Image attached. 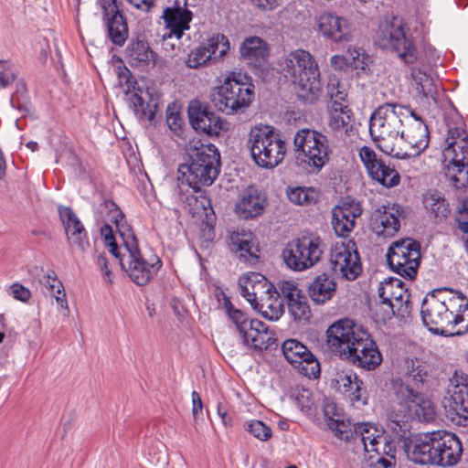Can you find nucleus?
I'll return each mask as SVG.
<instances>
[{
  "instance_id": "obj_20",
  "label": "nucleus",
  "mask_w": 468,
  "mask_h": 468,
  "mask_svg": "<svg viewBox=\"0 0 468 468\" xmlns=\"http://www.w3.org/2000/svg\"><path fill=\"white\" fill-rule=\"evenodd\" d=\"M359 156L367 168L368 176L382 186L391 188L400 182L399 172L378 158L373 149L363 146L359 151Z\"/></svg>"
},
{
  "instance_id": "obj_31",
  "label": "nucleus",
  "mask_w": 468,
  "mask_h": 468,
  "mask_svg": "<svg viewBox=\"0 0 468 468\" xmlns=\"http://www.w3.org/2000/svg\"><path fill=\"white\" fill-rule=\"evenodd\" d=\"M404 282L397 278H388L379 283L378 293L381 303L389 309L387 316L395 314V307L399 302H402L407 295V290L403 288Z\"/></svg>"
},
{
  "instance_id": "obj_47",
  "label": "nucleus",
  "mask_w": 468,
  "mask_h": 468,
  "mask_svg": "<svg viewBox=\"0 0 468 468\" xmlns=\"http://www.w3.org/2000/svg\"><path fill=\"white\" fill-rule=\"evenodd\" d=\"M207 63H213V61L203 44L192 49L186 61V66L190 69H198Z\"/></svg>"
},
{
  "instance_id": "obj_27",
  "label": "nucleus",
  "mask_w": 468,
  "mask_h": 468,
  "mask_svg": "<svg viewBox=\"0 0 468 468\" xmlns=\"http://www.w3.org/2000/svg\"><path fill=\"white\" fill-rule=\"evenodd\" d=\"M58 214L70 245L85 250L89 246L87 231L74 211L64 206L58 207Z\"/></svg>"
},
{
  "instance_id": "obj_24",
  "label": "nucleus",
  "mask_w": 468,
  "mask_h": 468,
  "mask_svg": "<svg viewBox=\"0 0 468 468\" xmlns=\"http://www.w3.org/2000/svg\"><path fill=\"white\" fill-rule=\"evenodd\" d=\"M358 202L350 197L342 198L332 210V225L338 236L346 237L356 225V218L361 216Z\"/></svg>"
},
{
  "instance_id": "obj_46",
  "label": "nucleus",
  "mask_w": 468,
  "mask_h": 468,
  "mask_svg": "<svg viewBox=\"0 0 468 468\" xmlns=\"http://www.w3.org/2000/svg\"><path fill=\"white\" fill-rule=\"evenodd\" d=\"M327 426L342 441H350L356 440L355 428H351L349 421L346 423L340 418H331L327 422Z\"/></svg>"
},
{
  "instance_id": "obj_45",
  "label": "nucleus",
  "mask_w": 468,
  "mask_h": 468,
  "mask_svg": "<svg viewBox=\"0 0 468 468\" xmlns=\"http://www.w3.org/2000/svg\"><path fill=\"white\" fill-rule=\"evenodd\" d=\"M291 202L300 206H309L318 201L319 194L313 187L297 186L287 191Z\"/></svg>"
},
{
  "instance_id": "obj_13",
  "label": "nucleus",
  "mask_w": 468,
  "mask_h": 468,
  "mask_svg": "<svg viewBox=\"0 0 468 468\" xmlns=\"http://www.w3.org/2000/svg\"><path fill=\"white\" fill-rule=\"evenodd\" d=\"M119 90L123 93V101L129 108L141 119L153 120L155 114L156 104L145 103L143 98L144 90L138 86L136 79L123 65L119 58Z\"/></svg>"
},
{
  "instance_id": "obj_56",
  "label": "nucleus",
  "mask_w": 468,
  "mask_h": 468,
  "mask_svg": "<svg viewBox=\"0 0 468 468\" xmlns=\"http://www.w3.org/2000/svg\"><path fill=\"white\" fill-rule=\"evenodd\" d=\"M27 93V87L24 81H18L16 83V91L12 94L10 99L11 106L18 109L23 112H28L29 110L24 101L23 97Z\"/></svg>"
},
{
  "instance_id": "obj_33",
  "label": "nucleus",
  "mask_w": 468,
  "mask_h": 468,
  "mask_svg": "<svg viewBox=\"0 0 468 468\" xmlns=\"http://www.w3.org/2000/svg\"><path fill=\"white\" fill-rule=\"evenodd\" d=\"M336 282L334 278L323 272L317 275L308 285V293L314 303L323 304L335 294Z\"/></svg>"
},
{
  "instance_id": "obj_6",
  "label": "nucleus",
  "mask_w": 468,
  "mask_h": 468,
  "mask_svg": "<svg viewBox=\"0 0 468 468\" xmlns=\"http://www.w3.org/2000/svg\"><path fill=\"white\" fill-rule=\"evenodd\" d=\"M403 110H406L405 106L399 103H383L372 112L369 119L372 139L380 151L391 156L403 129Z\"/></svg>"
},
{
  "instance_id": "obj_15",
  "label": "nucleus",
  "mask_w": 468,
  "mask_h": 468,
  "mask_svg": "<svg viewBox=\"0 0 468 468\" xmlns=\"http://www.w3.org/2000/svg\"><path fill=\"white\" fill-rule=\"evenodd\" d=\"M356 335L353 346L346 353L345 360L367 370L377 368L382 362V355L376 342L364 328Z\"/></svg>"
},
{
  "instance_id": "obj_59",
  "label": "nucleus",
  "mask_w": 468,
  "mask_h": 468,
  "mask_svg": "<svg viewBox=\"0 0 468 468\" xmlns=\"http://www.w3.org/2000/svg\"><path fill=\"white\" fill-rule=\"evenodd\" d=\"M457 216L455 218L458 228L463 232L468 233V198L462 201L458 207Z\"/></svg>"
},
{
  "instance_id": "obj_4",
  "label": "nucleus",
  "mask_w": 468,
  "mask_h": 468,
  "mask_svg": "<svg viewBox=\"0 0 468 468\" xmlns=\"http://www.w3.org/2000/svg\"><path fill=\"white\" fill-rule=\"evenodd\" d=\"M119 237L122 239V246L119 245V264L135 284L146 285L162 267V261L155 258L154 262L149 263L142 257L137 238L120 207Z\"/></svg>"
},
{
  "instance_id": "obj_54",
  "label": "nucleus",
  "mask_w": 468,
  "mask_h": 468,
  "mask_svg": "<svg viewBox=\"0 0 468 468\" xmlns=\"http://www.w3.org/2000/svg\"><path fill=\"white\" fill-rule=\"evenodd\" d=\"M179 41L176 40L174 34H171V31L163 36L160 44L165 57L174 58L178 54L180 51Z\"/></svg>"
},
{
  "instance_id": "obj_34",
  "label": "nucleus",
  "mask_w": 468,
  "mask_h": 468,
  "mask_svg": "<svg viewBox=\"0 0 468 468\" xmlns=\"http://www.w3.org/2000/svg\"><path fill=\"white\" fill-rule=\"evenodd\" d=\"M240 56L255 66L265 62L269 57L267 43L259 37H246L239 47Z\"/></svg>"
},
{
  "instance_id": "obj_37",
  "label": "nucleus",
  "mask_w": 468,
  "mask_h": 468,
  "mask_svg": "<svg viewBox=\"0 0 468 468\" xmlns=\"http://www.w3.org/2000/svg\"><path fill=\"white\" fill-rule=\"evenodd\" d=\"M289 312L295 321H308L311 310L306 296L296 286H292L286 292Z\"/></svg>"
},
{
  "instance_id": "obj_8",
  "label": "nucleus",
  "mask_w": 468,
  "mask_h": 468,
  "mask_svg": "<svg viewBox=\"0 0 468 468\" xmlns=\"http://www.w3.org/2000/svg\"><path fill=\"white\" fill-rule=\"evenodd\" d=\"M247 145L252 160L262 168H273L280 165L287 150L285 141L270 126L252 128Z\"/></svg>"
},
{
  "instance_id": "obj_60",
  "label": "nucleus",
  "mask_w": 468,
  "mask_h": 468,
  "mask_svg": "<svg viewBox=\"0 0 468 468\" xmlns=\"http://www.w3.org/2000/svg\"><path fill=\"white\" fill-rule=\"evenodd\" d=\"M53 275L47 274L44 275L41 283L48 289V291L51 293L60 294L63 290L62 282L57 278L55 273L52 271Z\"/></svg>"
},
{
  "instance_id": "obj_61",
  "label": "nucleus",
  "mask_w": 468,
  "mask_h": 468,
  "mask_svg": "<svg viewBox=\"0 0 468 468\" xmlns=\"http://www.w3.org/2000/svg\"><path fill=\"white\" fill-rule=\"evenodd\" d=\"M328 96L330 97L331 105L337 103L341 106H347L344 102L346 101V93L345 90H340L339 82L337 81L336 85L332 83L328 86Z\"/></svg>"
},
{
  "instance_id": "obj_42",
  "label": "nucleus",
  "mask_w": 468,
  "mask_h": 468,
  "mask_svg": "<svg viewBox=\"0 0 468 468\" xmlns=\"http://www.w3.org/2000/svg\"><path fill=\"white\" fill-rule=\"evenodd\" d=\"M423 205L435 218H447L451 213L449 203L438 191L424 195Z\"/></svg>"
},
{
  "instance_id": "obj_10",
  "label": "nucleus",
  "mask_w": 468,
  "mask_h": 468,
  "mask_svg": "<svg viewBox=\"0 0 468 468\" xmlns=\"http://www.w3.org/2000/svg\"><path fill=\"white\" fill-rule=\"evenodd\" d=\"M322 245L320 237L313 233L303 234L293 239L283 249V261L292 271L307 270L321 260Z\"/></svg>"
},
{
  "instance_id": "obj_5",
  "label": "nucleus",
  "mask_w": 468,
  "mask_h": 468,
  "mask_svg": "<svg viewBox=\"0 0 468 468\" xmlns=\"http://www.w3.org/2000/svg\"><path fill=\"white\" fill-rule=\"evenodd\" d=\"M251 79L241 72H231L220 86L215 87L210 95L212 105L226 114L243 113L254 100Z\"/></svg>"
},
{
  "instance_id": "obj_49",
  "label": "nucleus",
  "mask_w": 468,
  "mask_h": 468,
  "mask_svg": "<svg viewBox=\"0 0 468 468\" xmlns=\"http://www.w3.org/2000/svg\"><path fill=\"white\" fill-rule=\"evenodd\" d=\"M225 308L228 315L235 324L239 333H240L246 326L250 324V320L245 313L239 309H236L229 298H225Z\"/></svg>"
},
{
  "instance_id": "obj_62",
  "label": "nucleus",
  "mask_w": 468,
  "mask_h": 468,
  "mask_svg": "<svg viewBox=\"0 0 468 468\" xmlns=\"http://www.w3.org/2000/svg\"><path fill=\"white\" fill-rule=\"evenodd\" d=\"M166 122L170 130L176 134H178L182 131L184 120L178 112H169L168 109L166 112Z\"/></svg>"
},
{
  "instance_id": "obj_2",
  "label": "nucleus",
  "mask_w": 468,
  "mask_h": 468,
  "mask_svg": "<svg viewBox=\"0 0 468 468\" xmlns=\"http://www.w3.org/2000/svg\"><path fill=\"white\" fill-rule=\"evenodd\" d=\"M447 290L436 289L424 297L420 310L422 322L433 334L463 335L468 333V300L461 292H456V299L451 298L446 303L436 294Z\"/></svg>"
},
{
  "instance_id": "obj_16",
  "label": "nucleus",
  "mask_w": 468,
  "mask_h": 468,
  "mask_svg": "<svg viewBox=\"0 0 468 468\" xmlns=\"http://www.w3.org/2000/svg\"><path fill=\"white\" fill-rule=\"evenodd\" d=\"M396 398L400 405L405 406L409 418L412 420L430 423L435 420V405L422 391L411 390L407 386L400 385Z\"/></svg>"
},
{
  "instance_id": "obj_44",
  "label": "nucleus",
  "mask_w": 468,
  "mask_h": 468,
  "mask_svg": "<svg viewBox=\"0 0 468 468\" xmlns=\"http://www.w3.org/2000/svg\"><path fill=\"white\" fill-rule=\"evenodd\" d=\"M203 45L205 48L208 50L213 63L222 59L229 49V39L222 34H217L211 37L206 43H203Z\"/></svg>"
},
{
  "instance_id": "obj_1",
  "label": "nucleus",
  "mask_w": 468,
  "mask_h": 468,
  "mask_svg": "<svg viewBox=\"0 0 468 468\" xmlns=\"http://www.w3.org/2000/svg\"><path fill=\"white\" fill-rule=\"evenodd\" d=\"M392 430L408 458L419 464L451 467L459 463L463 453L460 439L452 432L439 430L425 433H411L405 421H393Z\"/></svg>"
},
{
  "instance_id": "obj_50",
  "label": "nucleus",
  "mask_w": 468,
  "mask_h": 468,
  "mask_svg": "<svg viewBox=\"0 0 468 468\" xmlns=\"http://www.w3.org/2000/svg\"><path fill=\"white\" fill-rule=\"evenodd\" d=\"M18 71L10 60H0V86L5 88L16 79Z\"/></svg>"
},
{
  "instance_id": "obj_22",
  "label": "nucleus",
  "mask_w": 468,
  "mask_h": 468,
  "mask_svg": "<svg viewBox=\"0 0 468 468\" xmlns=\"http://www.w3.org/2000/svg\"><path fill=\"white\" fill-rule=\"evenodd\" d=\"M318 32L327 40L346 44L353 39V25L344 16L324 13L316 19Z\"/></svg>"
},
{
  "instance_id": "obj_52",
  "label": "nucleus",
  "mask_w": 468,
  "mask_h": 468,
  "mask_svg": "<svg viewBox=\"0 0 468 468\" xmlns=\"http://www.w3.org/2000/svg\"><path fill=\"white\" fill-rule=\"evenodd\" d=\"M290 397L294 400L302 411H309L311 410L313 401L309 389L304 388H296L292 391Z\"/></svg>"
},
{
  "instance_id": "obj_39",
  "label": "nucleus",
  "mask_w": 468,
  "mask_h": 468,
  "mask_svg": "<svg viewBox=\"0 0 468 468\" xmlns=\"http://www.w3.org/2000/svg\"><path fill=\"white\" fill-rule=\"evenodd\" d=\"M329 117V127L334 131L344 130L346 133L352 130V112L348 106L332 104Z\"/></svg>"
},
{
  "instance_id": "obj_35",
  "label": "nucleus",
  "mask_w": 468,
  "mask_h": 468,
  "mask_svg": "<svg viewBox=\"0 0 468 468\" xmlns=\"http://www.w3.org/2000/svg\"><path fill=\"white\" fill-rule=\"evenodd\" d=\"M235 209L237 214L244 219L255 218L263 212L264 199L256 188L250 187L239 202L236 204Z\"/></svg>"
},
{
  "instance_id": "obj_11",
  "label": "nucleus",
  "mask_w": 468,
  "mask_h": 468,
  "mask_svg": "<svg viewBox=\"0 0 468 468\" xmlns=\"http://www.w3.org/2000/svg\"><path fill=\"white\" fill-rule=\"evenodd\" d=\"M390 269L403 278L415 279L420 264V244L413 239H402L393 242L387 252Z\"/></svg>"
},
{
  "instance_id": "obj_19",
  "label": "nucleus",
  "mask_w": 468,
  "mask_h": 468,
  "mask_svg": "<svg viewBox=\"0 0 468 468\" xmlns=\"http://www.w3.org/2000/svg\"><path fill=\"white\" fill-rule=\"evenodd\" d=\"M187 113L190 124L199 133L213 137L219 136L221 131L228 130V122L217 116L207 104L193 101L188 106Z\"/></svg>"
},
{
  "instance_id": "obj_53",
  "label": "nucleus",
  "mask_w": 468,
  "mask_h": 468,
  "mask_svg": "<svg viewBox=\"0 0 468 468\" xmlns=\"http://www.w3.org/2000/svg\"><path fill=\"white\" fill-rule=\"evenodd\" d=\"M263 329L258 337L254 338L252 348L258 351L267 350L276 342L274 333L269 329L266 324H264Z\"/></svg>"
},
{
  "instance_id": "obj_18",
  "label": "nucleus",
  "mask_w": 468,
  "mask_h": 468,
  "mask_svg": "<svg viewBox=\"0 0 468 468\" xmlns=\"http://www.w3.org/2000/svg\"><path fill=\"white\" fill-rule=\"evenodd\" d=\"M362 326L348 318L340 319L326 330V344L329 350L345 360L347 349L352 347Z\"/></svg>"
},
{
  "instance_id": "obj_48",
  "label": "nucleus",
  "mask_w": 468,
  "mask_h": 468,
  "mask_svg": "<svg viewBox=\"0 0 468 468\" xmlns=\"http://www.w3.org/2000/svg\"><path fill=\"white\" fill-rule=\"evenodd\" d=\"M264 324L265 323L257 319L250 320V324L239 333V335L241 336L242 342L245 346L252 348L254 338H257L260 332L264 330Z\"/></svg>"
},
{
  "instance_id": "obj_14",
  "label": "nucleus",
  "mask_w": 468,
  "mask_h": 468,
  "mask_svg": "<svg viewBox=\"0 0 468 468\" xmlns=\"http://www.w3.org/2000/svg\"><path fill=\"white\" fill-rule=\"evenodd\" d=\"M429 142L430 132L424 122L408 123L407 128L401 131L393 157L406 159L418 156L429 146Z\"/></svg>"
},
{
  "instance_id": "obj_63",
  "label": "nucleus",
  "mask_w": 468,
  "mask_h": 468,
  "mask_svg": "<svg viewBox=\"0 0 468 468\" xmlns=\"http://www.w3.org/2000/svg\"><path fill=\"white\" fill-rule=\"evenodd\" d=\"M10 294L16 300L27 302L31 297L30 291L20 283H14L9 288Z\"/></svg>"
},
{
  "instance_id": "obj_3",
  "label": "nucleus",
  "mask_w": 468,
  "mask_h": 468,
  "mask_svg": "<svg viewBox=\"0 0 468 468\" xmlns=\"http://www.w3.org/2000/svg\"><path fill=\"white\" fill-rule=\"evenodd\" d=\"M220 171V154L214 144L202 145L197 148L190 155L188 164H182L178 167V173L182 176V181L186 182L195 193L196 202L207 211L212 210L211 200L207 197L202 186H210L218 177Z\"/></svg>"
},
{
  "instance_id": "obj_23",
  "label": "nucleus",
  "mask_w": 468,
  "mask_h": 468,
  "mask_svg": "<svg viewBox=\"0 0 468 468\" xmlns=\"http://www.w3.org/2000/svg\"><path fill=\"white\" fill-rule=\"evenodd\" d=\"M431 378V366L419 358L406 359L403 367V379L396 378L392 381L394 394L397 396L398 388L407 386L411 390H420L429 385Z\"/></svg>"
},
{
  "instance_id": "obj_25",
  "label": "nucleus",
  "mask_w": 468,
  "mask_h": 468,
  "mask_svg": "<svg viewBox=\"0 0 468 468\" xmlns=\"http://www.w3.org/2000/svg\"><path fill=\"white\" fill-rule=\"evenodd\" d=\"M162 18L165 27L180 40L186 30L190 28L193 13L187 8L186 0H175L172 5L164 9Z\"/></svg>"
},
{
  "instance_id": "obj_57",
  "label": "nucleus",
  "mask_w": 468,
  "mask_h": 468,
  "mask_svg": "<svg viewBox=\"0 0 468 468\" xmlns=\"http://www.w3.org/2000/svg\"><path fill=\"white\" fill-rule=\"evenodd\" d=\"M101 236L104 239L106 246L110 248L111 254L117 259V241L109 223H105L101 228Z\"/></svg>"
},
{
  "instance_id": "obj_26",
  "label": "nucleus",
  "mask_w": 468,
  "mask_h": 468,
  "mask_svg": "<svg viewBox=\"0 0 468 468\" xmlns=\"http://www.w3.org/2000/svg\"><path fill=\"white\" fill-rule=\"evenodd\" d=\"M448 394L450 395V407L455 415L463 419L468 424V375L462 371H455L449 379Z\"/></svg>"
},
{
  "instance_id": "obj_21",
  "label": "nucleus",
  "mask_w": 468,
  "mask_h": 468,
  "mask_svg": "<svg viewBox=\"0 0 468 468\" xmlns=\"http://www.w3.org/2000/svg\"><path fill=\"white\" fill-rule=\"evenodd\" d=\"M354 246L355 243L335 246L330 256L331 270L349 281L356 280L362 271L360 257Z\"/></svg>"
},
{
  "instance_id": "obj_12",
  "label": "nucleus",
  "mask_w": 468,
  "mask_h": 468,
  "mask_svg": "<svg viewBox=\"0 0 468 468\" xmlns=\"http://www.w3.org/2000/svg\"><path fill=\"white\" fill-rule=\"evenodd\" d=\"M240 294L246 298L254 310L260 312L265 318L269 320H278L283 313L281 306L273 309L271 304L268 305V310H263V304L260 302L263 301L264 296H268L271 290V284L261 274L251 272L244 279H240L239 282Z\"/></svg>"
},
{
  "instance_id": "obj_9",
  "label": "nucleus",
  "mask_w": 468,
  "mask_h": 468,
  "mask_svg": "<svg viewBox=\"0 0 468 468\" xmlns=\"http://www.w3.org/2000/svg\"><path fill=\"white\" fill-rule=\"evenodd\" d=\"M378 39L380 46L396 53L408 66L419 59V52L410 28L401 18L394 16L380 26Z\"/></svg>"
},
{
  "instance_id": "obj_58",
  "label": "nucleus",
  "mask_w": 468,
  "mask_h": 468,
  "mask_svg": "<svg viewBox=\"0 0 468 468\" xmlns=\"http://www.w3.org/2000/svg\"><path fill=\"white\" fill-rule=\"evenodd\" d=\"M350 68L365 69L368 56L361 53L358 49H348V56Z\"/></svg>"
},
{
  "instance_id": "obj_40",
  "label": "nucleus",
  "mask_w": 468,
  "mask_h": 468,
  "mask_svg": "<svg viewBox=\"0 0 468 468\" xmlns=\"http://www.w3.org/2000/svg\"><path fill=\"white\" fill-rule=\"evenodd\" d=\"M463 134V136L461 139V144L459 145V148L462 152V158L458 159L457 154H455V156L452 157L451 160V164L453 165L454 168H456V171L459 175H462L463 173V168L465 166L463 160L468 155V135L465 133H461L458 129L455 131H451V139L452 141L449 143L448 146L444 150V154L446 156L450 155V154L454 153L455 149L454 144H456L455 139L457 137H461Z\"/></svg>"
},
{
  "instance_id": "obj_38",
  "label": "nucleus",
  "mask_w": 468,
  "mask_h": 468,
  "mask_svg": "<svg viewBox=\"0 0 468 468\" xmlns=\"http://www.w3.org/2000/svg\"><path fill=\"white\" fill-rule=\"evenodd\" d=\"M108 37L117 45V0H97Z\"/></svg>"
},
{
  "instance_id": "obj_64",
  "label": "nucleus",
  "mask_w": 468,
  "mask_h": 468,
  "mask_svg": "<svg viewBox=\"0 0 468 468\" xmlns=\"http://www.w3.org/2000/svg\"><path fill=\"white\" fill-rule=\"evenodd\" d=\"M119 149L122 150V154L127 160V163H131L133 160L137 162L135 149L126 137L119 139Z\"/></svg>"
},
{
  "instance_id": "obj_7",
  "label": "nucleus",
  "mask_w": 468,
  "mask_h": 468,
  "mask_svg": "<svg viewBox=\"0 0 468 468\" xmlns=\"http://www.w3.org/2000/svg\"><path fill=\"white\" fill-rule=\"evenodd\" d=\"M295 164L307 174H317L329 162L332 150L326 135L312 129L299 130L293 139Z\"/></svg>"
},
{
  "instance_id": "obj_36",
  "label": "nucleus",
  "mask_w": 468,
  "mask_h": 468,
  "mask_svg": "<svg viewBox=\"0 0 468 468\" xmlns=\"http://www.w3.org/2000/svg\"><path fill=\"white\" fill-rule=\"evenodd\" d=\"M300 69L303 80V84L302 83V96H306L309 93L317 94L321 91L322 83L318 65L310 53L309 61L301 63Z\"/></svg>"
},
{
  "instance_id": "obj_30",
  "label": "nucleus",
  "mask_w": 468,
  "mask_h": 468,
  "mask_svg": "<svg viewBox=\"0 0 468 468\" xmlns=\"http://www.w3.org/2000/svg\"><path fill=\"white\" fill-rule=\"evenodd\" d=\"M229 249L240 261L255 264L259 261V250H253L251 233L232 232L229 237Z\"/></svg>"
},
{
  "instance_id": "obj_55",
  "label": "nucleus",
  "mask_w": 468,
  "mask_h": 468,
  "mask_svg": "<svg viewBox=\"0 0 468 468\" xmlns=\"http://www.w3.org/2000/svg\"><path fill=\"white\" fill-rule=\"evenodd\" d=\"M356 382H354L353 389L348 394V397L355 405L356 403H360L361 405H367L368 396L366 390V387L364 382L355 374Z\"/></svg>"
},
{
  "instance_id": "obj_17",
  "label": "nucleus",
  "mask_w": 468,
  "mask_h": 468,
  "mask_svg": "<svg viewBox=\"0 0 468 468\" xmlns=\"http://www.w3.org/2000/svg\"><path fill=\"white\" fill-rule=\"evenodd\" d=\"M285 359L301 374L309 378H317L321 368L315 356L300 341L290 338L282 344Z\"/></svg>"
},
{
  "instance_id": "obj_51",
  "label": "nucleus",
  "mask_w": 468,
  "mask_h": 468,
  "mask_svg": "<svg viewBox=\"0 0 468 468\" xmlns=\"http://www.w3.org/2000/svg\"><path fill=\"white\" fill-rule=\"evenodd\" d=\"M246 430L260 441H268L271 435V429L261 420H254L247 423Z\"/></svg>"
},
{
  "instance_id": "obj_29",
  "label": "nucleus",
  "mask_w": 468,
  "mask_h": 468,
  "mask_svg": "<svg viewBox=\"0 0 468 468\" xmlns=\"http://www.w3.org/2000/svg\"><path fill=\"white\" fill-rule=\"evenodd\" d=\"M378 431L367 423H356V439L359 438L366 452H375L378 455L387 454L393 456L391 445L386 436L375 434Z\"/></svg>"
},
{
  "instance_id": "obj_28",
  "label": "nucleus",
  "mask_w": 468,
  "mask_h": 468,
  "mask_svg": "<svg viewBox=\"0 0 468 468\" xmlns=\"http://www.w3.org/2000/svg\"><path fill=\"white\" fill-rule=\"evenodd\" d=\"M399 208L393 205L378 207L371 216V227L378 236L392 237L400 228Z\"/></svg>"
},
{
  "instance_id": "obj_41",
  "label": "nucleus",
  "mask_w": 468,
  "mask_h": 468,
  "mask_svg": "<svg viewBox=\"0 0 468 468\" xmlns=\"http://www.w3.org/2000/svg\"><path fill=\"white\" fill-rule=\"evenodd\" d=\"M126 52L129 59L134 62H155L157 59V54L150 48L148 43L138 37L133 39Z\"/></svg>"
},
{
  "instance_id": "obj_32",
  "label": "nucleus",
  "mask_w": 468,
  "mask_h": 468,
  "mask_svg": "<svg viewBox=\"0 0 468 468\" xmlns=\"http://www.w3.org/2000/svg\"><path fill=\"white\" fill-rule=\"evenodd\" d=\"M309 61V52L298 49L291 52L282 63V69L286 78L291 79L295 85L298 96H302V83L303 84V75H301V63Z\"/></svg>"
},
{
  "instance_id": "obj_43",
  "label": "nucleus",
  "mask_w": 468,
  "mask_h": 468,
  "mask_svg": "<svg viewBox=\"0 0 468 468\" xmlns=\"http://www.w3.org/2000/svg\"><path fill=\"white\" fill-rule=\"evenodd\" d=\"M411 77L417 85L419 93L422 94L425 98L435 99L437 95V86L430 75L420 69L412 68Z\"/></svg>"
}]
</instances>
